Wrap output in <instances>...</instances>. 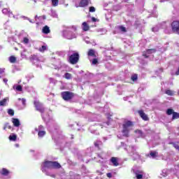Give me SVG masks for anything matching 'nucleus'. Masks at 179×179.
I'll return each mask as SVG.
<instances>
[{
    "label": "nucleus",
    "instance_id": "obj_1",
    "mask_svg": "<svg viewBox=\"0 0 179 179\" xmlns=\"http://www.w3.org/2000/svg\"><path fill=\"white\" fill-rule=\"evenodd\" d=\"M53 169H61V164L57 162L45 161L41 164V171H43L45 176L52 177V178H55V174L50 172L49 170H52Z\"/></svg>",
    "mask_w": 179,
    "mask_h": 179
},
{
    "label": "nucleus",
    "instance_id": "obj_2",
    "mask_svg": "<svg viewBox=\"0 0 179 179\" xmlns=\"http://www.w3.org/2000/svg\"><path fill=\"white\" fill-rule=\"evenodd\" d=\"M69 62L72 65H76L79 62V53L73 50L68 51Z\"/></svg>",
    "mask_w": 179,
    "mask_h": 179
},
{
    "label": "nucleus",
    "instance_id": "obj_3",
    "mask_svg": "<svg viewBox=\"0 0 179 179\" xmlns=\"http://www.w3.org/2000/svg\"><path fill=\"white\" fill-rule=\"evenodd\" d=\"M127 153L133 160H139L141 159V155H139V152L136 151V148L134 146L129 147Z\"/></svg>",
    "mask_w": 179,
    "mask_h": 179
},
{
    "label": "nucleus",
    "instance_id": "obj_4",
    "mask_svg": "<svg viewBox=\"0 0 179 179\" xmlns=\"http://www.w3.org/2000/svg\"><path fill=\"white\" fill-rule=\"evenodd\" d=\"M123 129H122V134L124 136H129V131H131L132 127H134V124L132 122L127 120L124 122L123 124Z\"/></svg>",
    "mask_w": 179,
    "mask_h": 179
},
{
    "label": "nucleus",
    "instance_id": "obj_5",
    "mask_svg": "<svg viewBox=\"0 0 179 179\" xmlns=\"http://www.w3.org/2000/svg\"><path fill=\"white\" fill-rule=\"evenodd\" d=\"M161 29L164 30V33L166 34H170L171 33V29H170V22H162L159 24Z\"/></svg>",
    "mask_w": 179,
    "mask_h": 179
},
{
    "label": "nucleus",
    "instance_id": "obj_6",
    "mask_svg": "<svg viewBox=\"0 0 179 179\" xmlns=\"http://www.w3.org/2000/svg\"><path fill=\"white\" fill-rule=\"evenodd\" d=\"M63 36L68 40H72V38H76V34H73L72 31L64 30L63 31Z\"/></svg>",
    "mask_w": 179,
    "mask_h": 179
},
{
    "label": "nucleus",
    "instance_id": "obj_7",
    "mask_svg": "<svg viewBox=\"0 0 179 179\" xmlns=\"http://www.w3.org/2000/svg\"><path fill=\"white\" fill-rule=\"evenodd\" d=\"M131 173L136 175V178L137 179H142L143 178V171L136 170V166H134L131 169Z\"/></svg>",
    "mask_w": 179,
    "mask_h": 179
},
{
    "label": "nucleus",
    "instance_id": "obj_8",
    "mask_svg": "<svg viewBox=\"0 0 179 179\" xmlns=\"http://www.w3.org/2000/svg\"><path fill=\"white\" fill-rule=\"evenodd\" d=\"M34 106L36 108V110L39 111V113H41V114L44 113V112L45 111L44 106H43V103H40L39 101H34Z\"/></svg>",
    "mask_w": 179,
    "mask_h": 179
},
{
    "label": "nucleus",
    "instance_id": "obj_9",
    "mask_svg": "<svg viewBox=\"0 0 179 179\" xmlns=\"http://www.w3.org/2000/svg\"><path fill=\"white\" fill-rule=\"evenodd\" d=\"M171 29L173 32L179 34V21H173L171 23Z\"/></svg>",
    "mask_w": 179,
    "mask_h": 179
},
{
    "label": "nucleus",
    "instance_id": "obj_10",
    "mask_svg": "<svg viewBox=\"0 0 179 179\" xmlns=\"http://www.w3.org/2000/svg\"><path fill=\"white\" fill-rule=\"evenodd\" d=\"M62 97L66 101L71 100V99L73 97V93L69 92H62Z\"/></svg>",
    "mask_w": 179,
    "mask_h": 179
},
{
    "label": "nucleus",
    "instance_id": "obj_11",
    "mask_svg": "<svg viewBox=\"0 0 179 179\" xmlns=\"http://www.w3.org/2000/svg\"><path fill=\"white\" fill-rule=\"evenodd\" d=\"M154 52H156L155 49H148L145 52H143V57H145V58H149V54H154Z\"/></svg>",
    "mask_w": 179,
    "mask_h": 179
},
{
    "label": "nucleus",
    "instance_id": "obj_12",
    "mask_svg": "<svg viewBox=\"0 0 179 179\" xmlns=\"http://www.w3.org/2000/svg\"><path fill=\"white\" fill-rule=\"evenodd\" d=\"M140 117L144 120V121H148L149 117H148V115L143 112V110H138V111Z\"/></svg>",
    "mask_w": 179,
    "mask_h": 179
},
{
    "label": "nucleus",
    "instance_id": "obj_13",
    "mask_svg": "<svg viewBox=\"0 0 179 179\" xmlns=\"http://www.w3.org/2000/svg\"><path fill=\"white\" fill-rule=\"evenodd\" d=\"M110 162L112 163V165H113L115 167L120 166V163L118 162V158L117 157H111Z\"/></svg>",
    "mask_w": 179,
    "mask_h": 179
},
{
    "label": "nucleus",
    "instance_id": "obj_14",
    "mask_svg": "<svg viewBox=\"0 0 179 179\" xmlns=\"http://www.w3.org/2000/svg\"><path fill=\"white\" fill-rule=\"evenodd\" d=\"M69 174L71 179H80V175L76 173L75 172L71 171Z\"/></svg>",
    "mask_w": 179,
    "mask_h": 179
},
{
    "label": "nucleus",
    "instance_id": "obj_15",
    "mask_svg": "<svg viewBox=\"0 0 179 179\" xmlns=\"http://www.w3.org/2000/svg\"><path fill=\"white\" fill-rule=\"evenodd\" d=\"M173 65L176 66V68H178V70L176 71L175 73H173V75H176V76H178L179 75V61H174L173 62Z\"/></svg>",
    "mask_w": 179,
    "mask_h": 179
},
{
    "label": "nucleus",
    "instance_id": "obj_16",
    "mask_svg": "<svg viewBox=\"0 0 179 179\" xmlns=\"http://www.w3.org/2000/svg\"><path fill=\"white\" fill-rule=\"evenodd\" d=\"M89 2H90V0H81L80 1V6L81 8H85V6H87L89 5Z\"/></svg>",
    "mask_w": 179,
    "mask_h": 179
},
{
    "label": "nucleus",
    "instance_id": "obj_17",
    "mask_svg": "<svg viewBox=\"0 0 179 179\" xmlns=\"http://www.w3.org/2000/svg\"><path fill=\"white\" fill-rule=\"evenodd\" d=\"M2 13L4 15H8V16H9V17H10V16H13V13H12V12H10V10H9L8 8L3 9Z\"/></svg>",
    "mask_w": 179,
    "mask_h": 179
},
{
    "label": "nucleus",
    "instance_id": "obj_18",
    "mask_svg": "<svg viewBox=\"0 0 179 179\" xmlns=\"http://www.w3.org/2000/svg\"><path fill=\"white\" fill-rule=\"evenodd\" d=\"M116 29L117 30H118V31H120L122 33H127V28H125V27L122 25H119L116 27Z\"/></svg>",
    "mask_w": 179,
    "mask_h": 179
},
{
    "label": "nucleus",
    "instance_id": "obj_19",
    "mask_svg": "<svg viewBox=\"0 0 179 179\" xmlns=\"http://www.w3.org/2000/svg\"><path fill=\"white\" fill-rule=\"evenodd\" d=\"M50 27L47 25H45L43 29H42V32L44 34H48L49 33H50Z\"/></svg>",
    "mask_w": 179,
    "mask_h": 179
},
{
    "label": "nucleus",
    "instance_id": "obj_20",
    "mask_svg": "<svg viewBox=\"0 0 179 179\" xmlns=\"http://www.w3.org/2000/svg\"><path fill=\"white\" fill-rule=\"evenodd\" d=\"M13 124L14 127H20V121H19V119L13 118Z\"/></svg>",
    "mask_w": 179,
    "mask_h": 179
},
{
    "label": "nucleus",
    "instance_id": "obj_21",
    "mask_svg": "<svg viewBox=\"0 0 179 179\" xmlns=\"http://www.w3.org/2000/svg\"><path fill=\"white\" fill-rule=\"evenodd\" d=\"M150 156L152 158V159H156V157H157V156H159V153L156 151H150Z\"/></svg>",
    "mask_w": 179,
    "mask_h": 179
},
{
    "label": "nucleus",
    "instance_id": "obj_22",
    "mask_svg": "<svg viewBox=\"0 0 179 179\" xmlns=\"http://www.w3.org/2000/svg\"><path fill=\"white\" fill-rule=\"evenodd\" d=\"M136 136L137 138H144L145 136L143 135V132H142V131L141 130H136Z\"/></svg>",
    "mask_w": 179,
    "mask_h": 179
},
{
    "label": "nucleus",
    "instance_id": "obj_23",
    "mask_svg": "<svg viewBox=\"0 0 179 179\" xmlns=\"http://www.w3.org/2000/svg\"><path fill=\"white\" fill-rule=\"evenodd\" d=\"M88 57H93V58H96V54L94 53V50L92 49H90L87 54Z\"/></svg>",
    "mask_w": 179,
    "mask_h": 179
},
{
    "label": "nucleus",
    "instance_id": "obj_24",
    "mask_svg": "<svg viewBox=\"0 0 179 179\" xmlns=\"http://www.w3.org/2000/svg\"><path fill=\"white\" fill-rule=\"evenodd\" d=\"M13 89L14 90H17V92H22V90H23L22 85H15L13 86Z\"/></svg>",
    "mask_w": 179,
    "mask_h": 179
},
{
    "label": "nucleus",
    "instance_id": "obj_25",
    "mask_svg": "<svg viewBox=\"0 0 179 179\" xmlns=\"http://www.w3.org/2000/svg\"><path fill=\"white\" fill-rule=\"evenodd\" d=\"M0 174H2V176H8V174H9V171L5 168H3V169L0 171Z\"/></svg>",
    "mask_w": 179,
    "mask_h": 179
},
{
    "label": "nucleus",
    "instance_id": "obj_26",
    "mask_svg": "<svg viewBox=\"0 0 179 179\" xmlns=\"http://www.w3.org/2000/svg\"><path fill=\"white\" fill-rule=\"evenodd\" d=\"M31 61H33V62H34L35 61L36 62H38L40 61V59L38 57V56L35 55L31 56Z\"/></svg>",
    "mask_w": 179,
    "mask_h": 179
},
{
    "label": "nucleus",
    "instance_id": "obj_27",
    "mask_svg": "<svg viewBox=\"0 0 179 179\" xmlns=\"http://www.w3.org/2000/svg\"><path fill=\"white\" fill-rule=\"evenodd\" d=\"M90 29L89 25H87V23L86 22H83V30H84V31H87Z\"/></svg>",
    "mask_w": 179,
    "mask_h": 179
},
{
    "label": "nucleus",
    "instance_id": "obj_28",
    "mask_svg": "<svg viewBox=\"0 0 179 179\" xmlns=\"http://www.w3.org/2000/svg\"><path fill=\"white\" fill-rule=\"evenodd\" d=\"M165 93L168 96H174V93H176V92L174 91L171 90H166L165 91Z\"/></svg>",
    "mask_w": 179,
    "mask_h": 179
},
{
    "label": "nucleus",
    "instance_id": "obj_29",
    "mask_svg": "<svg viewBox=\"0 0 179 179\" xmlns=\"http://www.w3.org/2000/svg\"><path fill=\"white\" fill-rule=\"evenodd\" d=\"M45 135V131L43 130V131H38V136L39 138H43V136H44Z\"/></svg>",
    "mask_w": 179,
    "mask_h": 179
},
{
    "label": "nucleus",
    "instance_id": "obj_30",
    "mask_svg": "<svg viewBox=\"0 0 179 179\" xmlns=\"http://www.w3.org/2000/svg\"><path fill=\"white\" fill-rule=\"evenodd\" d=\"M179 118V113L177 112H173L172 120H178Z\"/></svg>",
    "mask_w": 179,
    "mask_h": 179
},
{
    "label": "nucleus",
    "instance_id": "obj_31",
    "mask_svg": "<svg viewBox=\"0 0 179 179\" xmlns=\"http://www.w3.org/2000/svg\"><path fill=\"white\" fill-rule=\"evenodd\" d=\"M8 98H5L3 100L0 101V106H6V101H8Z\"/></svg>",
    "mask_w": 179,
    "mask_h": 179
},
{
    "label": "nucleus",
    "instance_id": "obj_32",
    "mask_svg": "<svg viewBox=\"0 0 179 179\" xmlns=\"http://www.w3.org/2000/svg\"><path fill=\"white\" fill-rule=\"evenodd\" d=\"M9 61L11 62V64H15L16 62V57L11 56L9 57Z\"/></svg>",
    "mask_w": 179,
    "mask_h": 179
},
{
    "label": "nucleus",
    "instance_id": "obj_33",
    "mask_svg": "<svg viewBox=\"0 0 179 179\" xmlns=\"http://www.w3.org/2000/svg\"><path fill=\"white\" fill-rule=\"evenodd\" d=\"M64 78H66V79H72V74H71V73H66L65 74H64Z\"/></svg>",
    "mask_w": 179,
    "mask_h": 179
},
{
    "label": "nucleus",
    "instance_id": "obj_34",
    "mask_svg": "<svg viewBox=\"0 0 179 179\" xmlns=\"http://www.w3.org/2000/svg\"><path fill=\"white\" fill-rule=\"evenodd\" d=\"M35 131L38 132L40 131H44V127L43 125L38 126V128H35Z\"/></svg>",
    "mask_w": 179,
    "mask_h": 179
},
{
    "label": "nucleus",
    "instance_id": "obj_35",
    "mask_svg": "<svg viewBox=\"0 0 179 179\" xmlns=\"http://www.w3.org/2000/svg\"><path fill=\"white\" fill-rule=\"evenodd\" d=\"M17 138V136L15 134L10 135L9 136L10 141H16Z\"/></svg>",
    "mask_w": 179,
    "mask_h": 179
},
{
    "label": "nucleus",
    "instance_id": "obj_36",
    "mask_svg": "<svg viewBox=\"0 0 179 179\" xmlns=\"http://www.w3.org/2000/svg\"><path fill=\"white\" fill-rule=\"evenodd\" d=\"M3 76H5V69H0V79L1 78H3Z\"/></svg>",
    "mask_w": 179,
    "mask_h": 179
},
{
    "label": "nucleus",
    "instance_id": "obj_37",
    "mask_svg": "<svg viewBox=\"0 0 179 179\" xmlns=\"http://www.w3.org/2000/svg\"><path fill=\"white\" fill-rule=\"evenodd\" d=\"M173 113H174V110L171 108L168 109L166 111V114L168 115H171V114H173Z\"/></svg>",
    "mask_w": 179,
    "mask_h": 179
},
{
    "label": "nucleus",
    "instance_id": "obj_38",
    "mask_svg": "<svg viewBox=\"0 0 179 179\" xmlns=\"http://www.w3.org/2000/svg\"><path fill=\"white\" fill-rule=\"evenodd\" d=\"M131 80H133V82H135V80H138V75L134 74L131 76Z\"/></svg>",
    "mask_w": 179,
    "mask_h": 179
},
{
    "label": "nucleus",
    "instance_id": "obj_39",
    "mask_svg": "<svg viewBox=\"0 0 179 179\" xmlns=\"http://www.w3.org/2000/svg\"><path fill=\"white\" fill-rule=\"evenodd\" d=\"M47 50V47L45 45H43L41 48H39V51L41 52H44V51Z\"/></svg>",
    "mask_w": 179,
    "mask_h": 179
},
{
    "label": "nucleus",
    "instance_id": "obj_40",
    "mask_svg": "<svg viewBox=\"0 0 179 179\" xmlns=\"http://www.w3.org/2000/svg\"><path fill=\"white\" fill-rule=\"evenodd\" d=\"M162 176L163 177H167V176H168L167 170H166V169L162 170Z\"/></svg>",
    "mask_w": 179,
    "mask_h": 179
},
{
    "label": "nucleus",
    "instance_id": "obj_41",
    "mask_svg": "<svg viewBox=\"0 0 179 179\" xmlns=\"http://www.w3.org/2000/svg\"><path fill=\"white\" fill-rule=\"evenodd\" d=\"M92 65H97L99 64V60L96 58L93 59L92 61Z\"/></svg>",
    "mask_w": 179,
    "mask_h": 179
},
{
    "label": "nucleus",
    "instance_id": "obj_42",
    "mask_svg": "<svg viewBox=\"0 0 179 179\" xmlns=\"http://www.w3.org/2000/svg\"><path fill=\"white\" fill-rule=\"evenodd\" d=\"M52 4L53 6H58V0H52Z\"/></svg>",
    "mask_w": 179,
    "mask_h": 179
},
{
    "label": "nucleus",
    "instance_id": "obj_43",
    "mask_svg": "<svg viewBox=\"0 0 179 179\" xmlns=\"http://www.w3.org/2000/svg\"><path fill=\"white\" fill-rule=\"evenodd\" d=\"M8 113L9 115H12V116L15 115V111L12 109H8Z\"/></svg>",
    "mask_w": 179,
    "mask_h": 179
},
{
    "label": "nucleus",
    "instance_id": "obj_44",
    "mask_svg": "<svg viewBox=\"0 0 179 179\" xmlns=\"http://www.w3.org/2000/svg\"><path fill=\"white\" fill-rule=\"evenodd\" d=\"M152 31L154 33H156L157 31H159V26H155L152 29Z\"/></svg>",
    "mask_w": 179,
    "mask_h": 179
},
{
    "label": "nucleus",
    "instance_id": "obj_45",
    "mask_svg": "<svg viewBox=\"0 0 179 179\" xmlns=\"http://www.w3.org/2000/svg\"><path fill=\"white\" fill-rule=\"evenodd\" d=\"M51 16H52L53 17H58V15H57V13L54 10L51 11Z\"/></svg>",
    "mask_w": 179,
    "mask_h": 179
},
{
    "label": "nucleus",
    "instance_id": "obj_46",
    "mask_svg": "<svg viewBox=\"0 0 179 179\" xmlns=\"http://www.w3.org/2000/svg\"><path fill=\"white\" fill-rule=\"evenodd\" d=\"M18 100H19V101H20V100H21V101L22 103V106H26V99H25L19 98Z\"/></svg>",
    "mask_w": 179,
    "mask_h": 179
},
{
    "label": "nucleus",
    "instance_id": "obj_47",
    "mask_svg": "<svg viewBox=\"0 0 179 179\" xmlns=\"http://www.w3.org/2000/svg\"><path fill=\"white\" fill-rule=\"evenodd\" d=\"M23 43H24V44H29V38L24 37L23 38Z\"/></svg>",
    "mask_w": 179,
    "mask_h": 179
},
{
    "label": "nucleus",
    "instance_id": "obj_48",
    "mask_svg": "<svg viewBox=\"0 0 179 179\" xmlns=\"http://www.w3.org/2000/svg\"><path fill=\"white\" fill-rule=\"evenodd\" d=\"M99 145H101V141H96L94 143L96 148H99Z\"/></svg>",
    "mask_w": 179,
    "mask_h": 179
},
{
    "label": "nucleus",
    "instance_id": "obj_49",
    "mask_svg": "<svg viewBox=\"0 0 179 179\" xmlns=\"http://www.w3.org/2000/svg\"><path fill=\"white\" fill-rule=\"evenodd\" d=\"M172 145H173V147L175 148V149H176L177 150L179 151V145L176 144V143H172Z\"/></svg>",
    "mask_w": 179,
    "mask_h": 179
},
{
    "label": "nucleus",
    "instance_id": "obj_50",
    "mask_svg": "<svg viewBox=\"0 0 179 179\" xmlns=\"http://www.w3.org/2000/svg\"><path fill=\"white\" fill-rule=\"evenodd\" d=\"M90 12H96V8L93 6L90 7Z\"/></svg>",
    "mask_w": 179,
    "mask_h": 179
},
{
    "label": "nucleus",
    "instance_id": "obj_51",
    "mask_svg": "<svg viewBox=\"0 0 179 179\" xmlns=\"http://www.w3.org/2000/svg\"><path fill=\"white\" fill-rule=\"evenodd\" d=\"M106 176H107L108 178H111V177H113V173H108L106 174Z\"/></svg>",
    "mask_w": 179,
    "mask_h": 179
},
{
    "label": "nucleus",
    "instance_id": "obj_52",
    "mask_svg": "<svg viewBox=\"0 0 179 179\" xmlns=\"http://www.w3.org/2000/svg\"><path fill=\"white\" fill-rule=\"evenodd\" d=\"M98 157H99L100 159H104V156L103 155V153L98 154Z\"/></svg>",
    "mask_w": 179,
    "mask_h": 179
},
{
    "label": "nucleus",
    "instance_id": "obj_53",
    "mask_svg": "<svg viewBox=\"0 0 179 179\" xmlns=\"http://www.w3.org/2000/svg\"><path fill=\"white\" fill-rule=\"evenodd\" d=\"M27 78H29V79H33L34 76L33 75H29V76H27Z\"/></svg>",
    "mask_w": 179,
    "mask_h": 179
},
{
    "label": "nucleus",
    "instance_id": "obj_54",
    "mask_svg": "<svg viewBox=\"0 0 179 179\" xmlns=\"http://www.w3.org/2000/svg\"><path fill=\"white\" fill-rule=\"evenodd\" d=\"M6 128H8V124H6L4 125L3 129L4 131H6Z\"/></svg>",
    "mask_w": 179,
    "mask_h": 179
},
{
    "label": "nucleus",
    "instance_id": "obj_55",
    "mask_svg": "<svg viewBox=\"0 0 179 179\" xmlns=\"http://www.w3.org/2000/svg\"><path fill=\"white\" fill-rule=\"evenodd\" d=\"M3 82L4 83H6H6H8V80H7V78H3Z\"/></svg>",
    "mask_w": 179,
    "mask_h": 179
},
{
    "label": "nucleus",
    "instance_id": "obj_56",
    "mask_svg": "<svg viewBox=\"0 0 179 179\" xmlns=\"http://www.w3.org/2000/svg\"><path fill=\"white\" fill-rule=\"evenodd\" d=\"M92 22H97V19L94 18V17H92Z\"/></svg>",
    "mask_w": 179,
    "mask_h": 179
},
{
    "label": "nucleus",
    "instance_id": "obj_57",
    "mask_svg": "<svg viewBox=\"0 0 179 179\" xmlns=\"http://www.w3.org/2000/svg\"><path fill=\"white\" fill-rule=\"evenodd\" d=\"M21 56L24 58L26 57V55H24V52H21Z\"/></svg>",
    "mask_w": 179,
    "mask_h": 179
},
{
    "label": "nucleus",
    "instance_id": "obj_58",
    "mask_svg": "<svg viewBox=\"0 0 179 179\" xmlns=\"http://www.w3.org/2000/svg\"><path fill=\"white\" fill-rule=\"evenodd\" d=\"M26 19H27V20H29L30 23H34V22H32L31 20H30V18L26 17Z\"/></svg>",
    "mask_w": 179,
    "mask_h": 179
},
{
    "label": "nucleus",
    "instance_id": "obj_59",
    "mask_svg": "<svg viewBox=\"0 0 179 179\" xmlns=\"http://www.w3.org/2000/svg\"><path fill=\"white\" fill-rule=\"evenodd\" d=\"M9 21H7L5 24H4V27H5V29H8V27H6V24H8V22Z\"/></svg>",
    "mask_w": 179,
    "mask_h": 179
},
{
    "label": "nucleus",
    "instance_id": "obj_60",
    "mask_svg": "<svg viewBox=\"0 0 179 179\" xmlns=\"http://www.w3.org/2000/svg\"><path fill=\"white\" fill-rule=\"evenodd\" d=\"M104 127H106V125H110V122H108L106 123H103Z\"/></svg>",
    "mask_w": 179,
    "mask_h": 179
},
{
    "label": "nucleus",
    "instance_id": "obj_61",
    "mask_svg": "<svg viewBox=\"0 0 179 179\" xmlns=\"http://www.w3.org/2000/svg\"><path fill=\"white\" fill-rule=\"evenodd\" d=\"M72 29H73L74 31H76V27L73 26V27H72Z\"/></svg>",
    "mask_w": 179,
    "mask_h": 179
},
{
    "label": "nucleus",
    "instance_id": "obj_62",
    "mask_svg": "<svg viewBox=\"0 0 179 179\" xmlns=\"http://www.w3.org/2000/svg\"><path fill=\"white\" fill-rule=\"evenodd\" d=\"M167 0H160L159 2H166Z\"/></svg>",
    "mask_w": 179,
    "mask_h": 179
},
{
    "label": "nucleus",
    "instance_id": "obj_63",
    "mask_svg": "<svg viewBox=\"0 0 179 179\" xmlns=\"http://www.w3.org/2000/svg\"><path fill=\"white\" fill-rule=\"evenodd\" d=\"M35 19H36V20H37V19H38V16L36 15Z\"/></svg>",
    "mask_w": 179,
    "mask_h": 179
},
{
    "label": "nucleus",
    "instance_id": "obj_64",
    "mask_svg": "<svg viewBox=\"0 0 179 179\" xmlns=\"http://www.w3.org/2000/svg\"><path fill=\"white\" fill-rule=\"evenodd\" d=\"M53 80H54V79L50 78V82H52Z\"/></svg>",
    "mask_w": 179,
    "mask_h": 179
}]
</instances>
